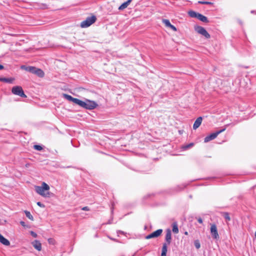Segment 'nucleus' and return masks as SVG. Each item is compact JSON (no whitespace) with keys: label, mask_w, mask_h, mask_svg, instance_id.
Segmentation results:
<instances>
[{"label":"nucleus","mask_w":256,"mask_h":256,"mask_svg":"<svg viewBox=\"0 0 256 256\" xmlns=\"http://www.w3.org/2000/svg\"><path fill=\"white\" fill-rule=\"evenodd\" d=\"M50 188L49 186L44 182L42 183L41 186H34L36 192L44 198H50L52 196V194L49 192Z\"/></svg>","instance_id":"nucleus-1"},{"label":"nucleus","mask_w":256,"mask_h":256,"mask_svg":"<svg viewBox=\"0 0 256 256\" xmlns=\"http://www.w3.org/2000/svg\"><path fill=\"white\" fill-rule=\"evenodd\" d=\"M78 105L88 110H93L98 106L96 102L88 99H86L84 101L79 100Z\"/></svg>","instance_id":"nucleus-2"},{"label":"nucleus","mask_w":256,"mask_h":256,"mask_svg":"<svg viewBox=\"0 0 256 256\" xmlns=\"http://www.w3.org/2000/svg\"><path fill=\"white\" fill-rule=\"evenodd\" d=\"M96 20L95 16L88 17L85 20L80 23V26L82 28H88L94 24Z\"/></svg>","instance_id":"nucleus-3"},{"label":"nucleus","mask_w":256,"mask_h":256,"mask_svg":"<svg viewBox=\"0 0 256 256\" xmlns=\"http://www.w3.org/2000/svg\"><path fill=\"white\" fill-rule=\"evenodd\" d=\"M26 70L31 72L32 74H34L40 78H42L44 76V72L42 70L36 68L34 67L28 66L26 68Z\"/></svg>","instance_id":"nucleus-4"},{"label":"nucleus","mask_w":256,"mask_h":256,"mask_svg":"<svg viewBox=\"0 0 256 256\" xmlns=\"http://www.w3.org/2000/svg\"><path fill=\"white\" fill-rule=\"evenodd\" d=\"M12 92L16 95L19 96L22 98H26V95L24 94L22 88L20 86H15L12 88Z\"/></svg>","instance_id":"nucleus-5"},{"label":"nucleus","mask_w":256,"mask_h":256,"mask_svg":"<svg viewBox=\"0 0 256 256\" xmlns=\"http://www.w3.org/2000/svg\"><path fill=\"white\" fill-rule=\"evenodd\" d=\"M225 130H226L225 128L222 129L219 131H218L216 132L212 133V134H210V135L206 136L204 138V142H210V140H212L214 139L215 138H216V136H218V134H219L220 133L224 132Z\"/></svg>","instance_id":"nucleus-6"},{"label":"nucleus","mask_w":256,"mask_h":256,"mask_svg":"<svg viewBox=\"0 0 256 256\" xmlns=\"http://www.w3.org/2000/svg\"><path fill=\"white\" fill-rule=\"evenodd\" d=\"M210 234L213 238L218 240L220 238L219 234L218 232L216 226L215 224H210Z\"/></svg>","instance_id":"nucleus-7"},{"label":"nucleus","mask_w":256,"mask_h":256,"mask_svg":"<svg viewBox=\"0 0 256 256\" xmlns=\"http://www.w3.org/2000/svg\"><path fill=\"white\" fill-rule=\"evenodd\" d=\"M195 30L197 32L204 36L206 38H210V35L204 28L197 26L195 27Z\"/></svg>","instance_id":"nucleus-8"},{"label":"nucleus","mask_w":256,"mask_h":256,"mask_svg":"<svg viewBox=\"0 0 256 256\" xmlns=\"http://www.w3.org/2000/svg\"><path fill=\"white\" fill-rule=\"evenodd\" d=\"M162 232V230L158 229L156 231L152 232V234L146 236V239H150L154 238H158L161 235Z\"/></svg>","instance_id":"nucleus-9"},{"label":"nucleus","mask_w":256,"mask_h":256,"mask_svg":"<svg viewBox=\"0 0 256 256\" xmlns=\"http://www.w3.org/2000/svg\"><path fill=\"white\" fill-rule=\"evenodd\" d=\"M62 96L63 98H65L66 99L72 102L74 104H78L79 99L74 98L72 97L71 96H70L66 94H62Z\"/></svg>","instance_id":"nucleus-10"},{"label":"nucleus","mask_w":256,"mask_h":256,"mask_svg":"<svg viewBox=\"0 0 256 256\" xmlns=\"http://www.w3.org/2000/svg\"><path fill=\"white\" fill-rule=\"evenodd\" d=\"M162 22L165 24L166 26L170 28L174 32H176L177 30L176 28L174 26L170 24L169 20L166 19H163L162 20Z\"/></svg>","instance_id":"nucleus-11"},{"label":"nucleus","mask_w":256,"mask_h":256,"mask_svg":"<svg viewBox=\"0 0 256 256\" xmlns=\"http://www.w3.org/2000/svg\"><path fill=\"white\" fill-rule=\"evenodd\" d=\"M162 22L165 24L166 26L170 28L174 32H176L177 30L176 28L174 26L170 24L169 20L166 19H163L162 20Z\"/></svg>","instance_id":"nucleus-12"},{"label":"nucleus","mask_w":256,"mask_h":256,"mask_svg":"<svg viewBox=\"0 0 256 256\" xmlns=\"http://www.w3.org/2000/svg\"><path fill=\"white\" fill-rule=\"evenodd\" d=\"M32 244L34 248L38 251L42 250V244L38 240H35L32 242Z\"/></svg>","instance_id":"nucleus-13"},{"label":"nucleus","mask_w":256,"mask_h":256,"mask_svg":"<svg viewBox=\"0 0 256 256\" xmlns=\"http://www.w3.org/2000/svg\"><path fill=\"white\" fill-rule=\"evenodd\" d=\"M166 240L168 244H170L172 240V233L170 229H168L166 231Z\"/></svg>","instance_id":"nucleus-14"},{"label":"nucleus","mask_w":256,"mask_h":256,"mask_svg":"<svg viewBox=\"0 0 256 256\" xmlns=\"http://www.w3.org/2000/svg\"><path fill=\"white\" fill-rule=\"evenodd\" d=\"M0 242L6 246H9L10 245V242L6 238L0 234Z\"/></svg>","instance_id":"nucleus-15"},{"label":"nucleus","mask_w":256,"mask_h":256,"mask_svg":"<svg viewBox=\"0 0 256 256\" xmlns=\"http://www.w3.org/2000/svg\"><path fill=\"white\" fill-rule=\"evenodd\" d=\"M202 122V117L198 118L194 122V123L193 125V128L194 130H196V128H198L201 124Z\"/></svg>","instance_id":"nucleus-16"},{"label":"nucleus","mask_w":256,"mask_h":256,"mask_svg":"<svg viewBox=\"0 0 256 256\" xmlns=\"http://www.w3.org/2000/svg\"><path fill=\"white\" fill-rule=\"evenodd\" d=\"M131 2H132V0H128L126 2H124V3H123L122 5H120V7L118 8V10H123L125 9L130 4Z\"/></svg>","instance_id":"nucleus-17"},{"label":"nucleus","mask_w":256,"mask_h":256,"mask_svg":"<svg viewBox=\"0 0 256 256\" xmlns=\"http://www.w3.org/2000/svg\"><path fill=\"white\" fill-rule=\"evenodd\" d=\"M197 18L200 20V21L204 22H208V18L206 16L202 15V14H198Z\"/></svg>","instance_id":"nucleus-18"},{"label":"nucleus","mask_w":256,"mask_h":256,"mask_svg":"<svg viewBox=\"0 0 256 256\" xmlns=\"http://www.w3.org/2000/svg\"><path fill=\"white\" fill-rule=\"evenodd\" d=\"M167 252V246L166 244H164L162 248V251L161 256H166Z\"/></svg>","instance_id":"nucleus-19"},{"label":"nucleus","mask_w":256,"mask_h":256,"mask_svg":"<svg viewBox=\"0 0 256 256\" xmlns=\"http://www.w3.org/2000/svg\"><path fill=\"white\" fill-rule=\"evenodd\" d=\"M14 80V78H0V81L8 83H12Z\"/></svg>","instance_id":"nucleus-20"},{"label":"nucleus","mask_w":256,"mask_h":256,"mask_svg":"<svg viewBox=\"0 0 256 256\" xmlns=\"http://www.w3.org/2000/svg\"><path fill=\"white\" fill-rule=\"evenodd\" d=\"M24 213L26 214V216L30 220H31L32 221L34 220V218L30 212L27 211V210H24Z\"/></svg>","instance_id":"nucleus-21"},{"label":"nucleus","mask_w":256,"mask_h":256,"mask_svg":"<svg viewBox=\"0 0 256 256\" xmlns=\"http://www.w3.org/2000/svg\"><path fill=\"white\" fill-rule=\"evenodd\" d=\"M188 14L189 16L192 18H197L198 13H196L194 11L190 10L188 12Z\"/></svg>","instance_id":"nucleus-22"},{"label":"nucleus","mask_w":256,"mask_h":256,"mask_svg":"<svg viewBox=\"0 0 256 256\" xmlns=\"http://www.w3.org/2000/svg\"><path fill=\"white\" fill-rule=\"evenodd\" d=\"M172 232L175 234H178V228L176 224H173Z\"/></svg>","instance_id":"nucleus-23"},{"label":"nucleus","mask_w":256,"mask_h":256,"mask_svg":"<svg viewBox=\"0 0 256 256\" xmlns=\"http://www.w3.org/2000/svg\"><path fill=\"white\" fill-rule=\"evenodd\" d=\"M198 4H212L213 3L210 2H206V1H198Z\"/></svg>","instance_id":"nucleus-24"},{"label":"nucleus","mask_w":256,"mask_h":256,"mask_svg":"<svg viewBox=\"0 0 256 256\" xmlns=\"http://www.w3.org/2000/svg\"><path fill=\"white\" fill-rule=\"evenodd\" d=\"M48 242L50 244L54 245L56 244V241L54 238H50L48 239Z\"/></svg>","instance_id":"nucleus-25"},{"label":"nucleus","mask_w":256,"mask_h":256,"mask_svg":"<svg viewBox=\"0 0 256 256\" xmlns=\"http://www.w3.org/2000/svg\"><path fill=\"white\" fill-rule=\"evenodd\" d=\"M194 246H196V248H197V249H198L200 246V243L199 242V241L198 240H196L194 241Z\"/></svg>","instance_id":"nucleus-26"},{"label":"nucleus","mask_w":256,"mask_h":256,"mask_svg":"<svg viewBox=\"0 0 256 256\" xmlns=\"http://www.w3.org/2000/svg\"><path fill=\"white\" fill-rule=\"evenodd\" d=\"M224 216L226 220L230 221V218L228 213H225Z\"/></svg>","instance_id":"nucleus-27"},{"label":"nucleus","mask_w":256,"mask_h":256,"mask_svg":"<svg viewBox=\"0 0 256 256\" xmlns=\"http://www.w3.org/2000/svg\"><path fill=\"white\" fill-rule=\"evenodd\" d=\"M34 148L35 150H42V147L40 146L39 145H34Z\"/></svg>","instance_id":"nucleus-28"},{"label":"nucleus","mask_w":256,"mask_h":256,"mask_svg":"<svg viewBox=\"0 0 256 256\" xmlns=\"http://www.w3.org/2000/svg\"><path fill=\"white\" fill-rule=\"evenodd\" d=\"M30 233L31 235L34 238H36L38 236L37 234L33 231H31Z\"/></svg>","instance_id":"nucleus-29"},{"label":"nucleus","mask_w":256,"mask_h":256,"mask_svg":"<svg viewBox=\"0 0 256 256\" xmlns=\"http://www.w3.org/2000/svg\"><path fill=\"white\" fill-rule=\"evenodd\" d=\"M37 205L41 208H44V205L42 204L40 202H38L36 203Z\"/></svg>","instance_id":"nucleus-30"},{"label":"nucleus","mask_w":256,"mask_h":256,"mask_svg":"<svg viewBox=\"0 0 256 256\" xmlns=\"http://www.w3.org/2000/svg\"><path fill=\"white\" fill-rule=\"evenodd\" d=\"M20 224H21L22 226H24V228H25V227H28V226L25 224V222H23V221H21V222H20Z\"/></svg>","instance_id":"nucleus-31"},{"label":"nucleus","mask_w":256,"mask_h":256,"mask_svg":"<svg viewBox=\"0 0 256 256\" xmlns=\"http://www.w3.org/2000/svg\"><path fill=\"white\" fill-rule=\"evenodd\" d=\"M82 210H89L90 209L88 206H84L82 208Z\"/></svg>","instance_id":"nucleus-32"},{"label":"nucleus","mask_w":256,"mask_h":256,"mask_svg":"<svg viewBox=\"0 0 256 256\" xmlns=\"http://www.w3.org/2000/svg\"><path fill=\"white\" fill-rule=\"evenodd\" d=\"M198 221L200 224H202V219L201 218H198Z\"/></svg>","instance_id":"nucleus-33"},{"label":"nucleus","mask_w":256,"mask_h":256,"mask_svg":"<svg viewBox=\"0 0 256 256\" xmlns=\"http://www.w3.org/2000/svg\"><path fill=\"white\" fill-rule=\"evenodd\" d=\"M4 68V66L0 64V70H2Z\"/></svg>","instance_id":"nucleus-34"},{"label":"nucleus","mask_w":256,"mask_h":256,"mask_svg":"<svg viewBox=\"0 0 256 256\" xmlns=\"http://www.w3.org/2000/svg\"><path fill=\"white\" fill-rule=\"evenodd\" d=\"M192 145H193V144H189L188 146H186V148H188V147H190V146H192Z\"/></svg>","instance_id":"nucleus-35"},{"label":"nucleus","mask_w":256,"mask_h":256,"mask_svg":"<svg viewBox=\"0 0 256 256\" xmlns=\"http://www.w3.org/2000/svg\"><path fill=\"white\" fill-rule=\"evenodd\" d=\"M184 234H185L186 235H188V232H184Z\"/></svg>","instance_id":"nucleus-36"},{"label":"nucleus","mask_w":256,"mask_h":256,"mask_svg":"<svg viewBox=\"0 0 256 256\" xmlns=\"http://www.w3.org/2000/svg\"><path fill=\"white\" fill-rule=\"evenodd\" d=\"M28 166H29V164H26V167H28Z\"/></svg>","instance_id":"nucleus-37"},{"label":"nucleus","mask_w":256,"mask_h":256,"mask_svg":"<svg viewBox=\"0 0 256 256\" xmlns=\"http://www.w3.org/2000/svg\"><path fill=\"white\" fill-rule=\"evenodd\" d=\"M22 68H24V66H22ZM26 68H25V69H26Z\"/></svg>","instance_id":"nucleus-38"},{"label":"nucleus","mask_w":256,"mask_h":256,"mask_svg":"<svg viewBox=\"0 0 256 256\" xmlns=\"http://www.w3.org/2000/svg\"><path fill=\"white\" fill-rule=\"evenodd\" d=\"M254 236H255V237H256V232H255V233H254Z\"/></svg>","instance_id":"nucleus-39"}]
</instances>
